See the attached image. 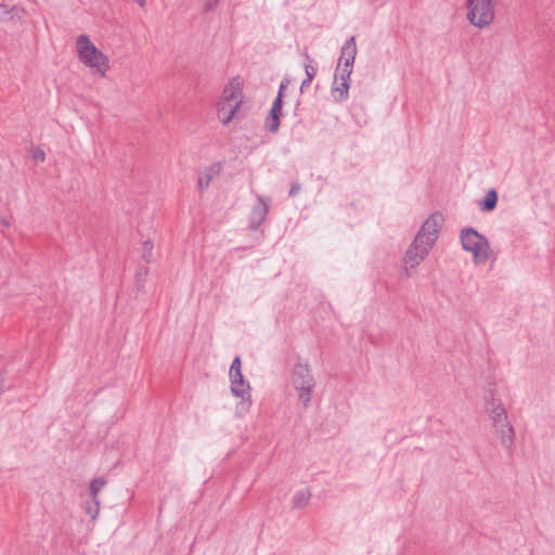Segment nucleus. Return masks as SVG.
I'll use <instances>...</instances> for the list:
<instances>
[{
    "label": "nucleus",
    "mask_w": 555,
    "mask_h": 555,
    "mask_svg": "<svg viewBox=\"0 0 555 555\" xmlns=\"http://www.w3.org/2000/svg\"><path fill=\"white\" fill-rule=\"evenodd\" d=\"M498 202V194L495 190L491 189L486 194L485 198L480 202L479 207L485 211H491L495 208Z\"/></svg>",
    "instance_id": "obj_19"
},
{
    "label": "nucleus",
    "mask_w": 555,
    "mask_h": 555,
    "mask_svg": "<svg viewBox=\"0 0 555 555\" xmlns=\"http://www.w3.org/2000/svg\"><path fill=\"white\" fill-rule=\"evenodd\" d=\"M300 190V185L299 184H294L292 185L291 190H289V196H295Z\"/></svg>",
    "instance_id": "obj_27"
},
{
    "label": "nucleus",
    "mask_w": 555,
    "mask_h": 555,
    "mask_svg": "<svg viewBox=\"0 0 555 555\" xmlns=\"http://www.w3.org/2000/svg\"><path fill=\"white\" fill-rule=\"evenodd\" d=\"M153 244L149 241L144 242L142 245V257L149 261L152 257Z\"/></svg>",
    "instance_id": "obj_25"
},
{
    "label": "nucleus",
    "mask_w": 555,
    "mask_h": 555,
    "mask_svg": "<svg viewBox=\"0 0 555 555\" xmlns=\"http://www.w3.org/2000/svg\"><path fill=\"white\" fill-rule=\"evenodd\" d=\"M231 392L234 397L241 398L243 402L251 403L250 385L245 380L242 373L229 374Z\"/></svg>",
    "instance_id": "obj_9"
},
{
    "label": "nucleus",
    "mask_w": 555,
    "mask_h": 555,
    "mask_svg": "<svg viewBox=\"0 0 555 555\" xmlns=\"http://www.w3.org/2000/svg\"><path fill=\"white\" fill-rule=\"evenodd\" d=\"M245 104L244 81L240 77H234L224 86L216 104V114L220 124L230 125L243 113Z\"/></svg>",
    "instance_id": "obj_2"
},
{
    "label": "nucleus",
    "mask_w": 555,
    "mask_h": 555,
    "mask_svg": "<svg viewBox=\"0 0 555 555\" xmlns=\"http://www.w3.org/2000/svg\"><path fill=\"white\" fill-rule=\"evenodd\" d=\"M234 373H236V374L242 373V362H241L240 357H235L230 366L229 374H234Z\"/></svg>",
    "instance_id": "obj_26"
},
{
    "label": "nucleus",
    "mask_w": 555,
    "mask_h": 555,
    "mask_svg": "<svg viewBox=\"0 0 555 555\" xmlns=\"http://www.w3.org/2000/svg\"><path fill=\"white\" fill-rule=\"evenodd\" d=\"M459 241L462 249L472 256L476 267L494 261L495 256L487 236L472 227H464L459 232Z\"/></svg>",
    "instance_id": "obj_3"
},
{
    "label": "nucleus",
    "mask_w": 555,
    "mask_h": 555,
    "mask_svg": "<svg viewBox=\"0 0 555 555\" xmlns=\"http://www.w3.org/2000/svg\"><path fill=\"white\" fill-rule=\"evenodd\" d=\"M482 398L485 402V408H487L488 405H494V402H503L496 388L493 385H489L488 387L485 388Z\"/></svg>",
    "instance_id": "obj_17"
},
{
    "label": "nucleus",
    "mask_w": 555,
    "mask_h": 555,
    "mask_svg": "<svg viewBox=\"0 0 555 555\" xmlns=\"http://www.w3.org/2000/svg\"><path fill=\"white\" fill-rule=\"evenodd\" d=\"M306 79L301 82L300 91L302 92L306 88H308L317 75V67L312 65V62L305 64Z\"/></svg>",
    "instance_id": "obj_22"
},
{
    "label": "nucleus",
    "mask_w": 555,
    "mask_h": 555,
    "mask_svg": "<svg viewBox=\"0 0 555 555\" xmlns=\"http://www.w3.org/2000/svg\"><path fill=\"white\" fill-rule=\"evenodd\" d=\"M498 0H465L466 18L478 29L489 28L496 17Z\"/></svg>",
    "instance_id": "obj_5"
},
{
    "label": "nucleus",
    "mask_w": 555,
    "mask_h": 555,
    "mask_svg": "<svg viewBox=\"0 0 555 555\" xmlns=\"http://www.w3.org/2000/svg\"><path fill=\"white\" fill-rule=\"evenodd\" d=\"M357 44L354 37L348 39L341 48V54L338 64L352 66L357 56Z\"/></svg>",
    "instance_id": "obj_13"
},
{
    "label": "nucleus",
    "mask_w": 555,
    "mask_h": 555,
    "mask_svg": "<svg viewBox=\"0 0 555 555\" xmlns=\"http://www.w3.org/2000/svg\"><path fill=\"white\" fill-rule=\"evenodd\" d=\"M29 155L36 163H43L46 159V153L40 146H31L29 150Z\"/></svg>",
    "instance_id": "obj_24"
},
{
    "label": "nucleus",
    "mask_w": 555,
    "mask_h": 555,
    "mask_svg": "<svg viewBox=\"0 0 555 555\" xmlns=\"http://www.w3.org/2000/svg\"><path fill=\"white\" fill-rule=\"evenodd\" d=\"M286 85L281 83L278 96L275 98L271 109L269 111V114L264 121V127L268 131L274 133L279 130L280 127V118L282 115V103H283V92Z\"/></svg>",
    "instance_id": "obj_8"
},
{
    "label": "nucleus",
    "mask_w": 555,
    "mask_h": 555,
    "mask_svg": "<svg viewBox=\"0 0 555 555\" xmlns=\"http://www.w3.org/2000/svg\"><path fill=\"white\" fill-rule=\"evenodd\" d=\"M501 444L511 448L515 440V430L509 421L493 426Z\"/></svg>",
    "instance_id": "obj_12"
},
{
    "label": "nucleus",
    "mask_w": 555,
    "mask_h": 555,
    "mask_svg": "<svg viewBox=\"0 0 555 555\" xmlns=\"http://www.w3.org/2000/svg\"><path fill=\"white\" fill-rule=\"evenodd\" d=\"M218 173L215 167H209L198 176L197 184L201 190H205L209 186L214 177Z\"/></svg>",
    "instance_id": "obj_18"
},
{
    "label": "nucleus",
    "mask_w": 555,
    "mask_h": 555,
    "mask_svg": "<svg viewBox=\"0 0 555 555\" xmlns=\"http://www.w3.org/2000/svg\"><path fill=\"white\" fill-rule=\"evenodd\" d=\"M1 223L3 224V227H7V228L11 225L10 219H8V218H3L1 220Z\"/></svg>",
    "instance_id": "obj_29"
},
{
    "label": "nucleus",
    "mask_w": 555,
    "mask_h": 555,
    "mask_svg": "<svg viewBox=\"0 0 555 555\" xmlns=\"http://www.w3.org/2000/svg\"><path fill=\"white\" fill-rule=\"evenodd\" d=\"M269 198L264 196H258L257 203L254 205L250 212V225L257 229L267 218L269 212Z\"/></svg>",
    "instance_id": "obj_11"
},
{
    "label": "nucleus",
    "mask_w": 555,
    "mask_h": 555,
    "mask_svg": "<svg viewBox=\"0 0 555 555\" xmlns=\"http://www.w3.org/2000/svg\"><path fill=\"white\" fill-rule=\"evenodd\" d=\"M74 51L78 62L93 76L106 78L112 70L109 55L100 49L88 34H80L75 38Z\"/></svg>",
    "instance_id": "obj_1"
},
{
    "label": "nucleus",
    "mask_w": 555,
    "mask_h": 555,
    "mask_svg": "<svg viewBox=\"0 0 555 555\" xmlns=\"http://www.w3.org/2000/svg\"><path fill=\"white\" fill-rule=\"evenodd\" d=\"M106 481L103 478L92 479L89 487L91 499H99V492L105 487Z\"/></svg>",
    "instance_id": "obj_23"
},
{
    "label": "nucleus",
    "mask_w": 555,
    "mask_h": 555,
    "mask_svg": "<svg viewBox=\"0 0 555 555\" xmlns=\"http://www.w3.org/2000/svg\"><path fill=\"white\" fill-rule=\"evenodd\" d=\"M352 69H353L352 66H346V65L338 64L334 78L337 80L350 83Z\"/></svg>",
    "instance_id": "obj_20"
},
{
    "label": "nucleus",
    "mask_w": 555,
    "mask_h": 555,
    "mask_svg": "<svg viewBox=\"0 0 555 555\" xmlns=\"http://www.w3.org/2000/svg\"><path fill=\"white\" fill-rule=\"evenodd\" d=\"M289 383L297 395L298 401L305 406H309L317 386L315 378L309 364L298 362L294 365Z\"/></svg>",
    "instance_id": "obj_4"
},
{
    "label": "nucleus",
    "mask_w": 555,
    "mask_h": 555,
    "mask_svg": "<svg viewBox=\"0 0 555 555\" xmlns=\"http://www.w3.org/2000/svg\"><path fill=\"white\" fill-rule=\"evenodd\" d=\"M311 499V493L308 488L298 490L292 498V506L297 509L305 508Z\"/></svg>",
    "instance_id": "obj_16"
},
{
    "label": "nucleus",
    "mask_w": 555,
    "mask_h": 555,
    "mask_svg": "<svg viewBox=\"0 0 555 555\" xmlns=\"http://www.w3.org/2000/svg\"><path fill=\"white\" fill-rule=\"evenodd\" d=\"M140 8H144L146 5L147 0H133Z\"/></svg>",
    "instance_id": "obj_28"
},
{
    "label": "nucleus",
    "mask_w": 555,
    "mask_h": 555,
    "mask_svg": "<svg viewBox=\"0 0 555 555\" xmlns=\"http://www.w3.org/2000/svg\"><path fill=\"white\" fill-rule=\"evenodd\" d=\"M443 224V214L434 211L424 220L413 240L434 249Z\"/></svg>",
    "instance_id": "obj_6"
},
{
    "label": "nucleus",
    "mask_w": 555,
    "mask_h": 555,
    "mask_svg": "<svg viewBox=\"0 0 555 555\" xmlns=\"http://www.w3.org/2000/svg\"><path fill=\"white\" fill-rule=\"evenodd\" d=\"M433 249L416 241H412L402 258V273L405 278L412 276L418 266L428 257Z\"/></svg>",
    "instance_id": "obj_7"
},
{
    "label": "nucleus",
    "mask_w": 555,
    "mask_h": 555,
    "mask_svg": "<svg viewBox=\"0 0 555 555\" xmlns=\"http://www.w3.org/2000/svg\"><path fill=\"white\" fill-rule=\"evenodd\" d=\"M85 512L92 520H95L100 515V500L91 499V501L86 502Z\"/></svg>",
    "instance_id": "obj_21"
},
{
    "label": "nucleus",
    "mask_w": 555,
    "mask_h": 555,
    "mask_svg": "<svg viewBox=\"0 0 555 555\" xmlns=\"http://www.w3.org/2000/svg\"><path fill=\"white\" fill-rule=\"evenodd\" d=\"M350 83L340 81L334 78L333 87L331 90L333 100L335 102H343L349 95Z\"/></svg>",
    "instance_id": "obj_15"
},
{
    "label": "nucleus",
    "mask_w": 555,
    "mask_h": 555,
    "mask_svg": "<svg viewBox=\"0 0 555 555\" xmlns=\"http://www.w3.org/2000/svg\"><path fill=\"white\" fill-rule=\"evenodd\" d=\"M26 15L25 8L10 3L9 0H0V22H21Z\"/></svg>",
    "instance_id": "obj_10"
},
{
    "label": "nucleus",
    "mask_w": 555,
    "mask_h": 555,
    "mask_svg": "<svg viewBox=\"0 0 555 555\" xmlns=\"http://www.w3.org/2000/svg\"><path fill=\"white\" fill-rule=\"evenodd\" d=\"M485 410L492 422V426L508 421L507 411L503 402H494V405H488Z\"/></svg>",
    "instance_id": "obj_14"
}]
</instances>
